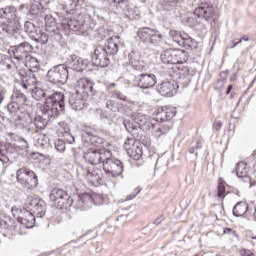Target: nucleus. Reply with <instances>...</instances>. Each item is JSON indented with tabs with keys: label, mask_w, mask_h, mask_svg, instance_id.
<instances>
[{
	"label": "nucleus",
	"mask_w": 256,
	"mask_h": 256,
	"mask_svg": "<svg viewBox=\"0 0 256 256\" xmlns=\"http://www.w3.org/2000/svg\"><path fill=\"white\" fill-rule=\"evenodd\" d=\"M84 160L86 163H90L89 166H82L81 169L83 171L84 177L90 181V183H97L99 179H101V175H99V170H95L93 165H99V163H105L106 159L111 157V151L105 149H95L90 148L84 153Z\"/></svg>",
	"instance_id": "obj_1"
},
{
	"label": "nucleus",
	"mask_w": 256,
	"mask_h": 256,
	"mask_svg": "<svg viewBox=\"0 0 256 256\" xmlns=\"http://www.w3.org/2000/svg\"><path fill=\"white\" fill-rule=\"evenodd\" d=\"M63 111H65V94L61 92L48 96L42 106V113L47 115L48 119L59 117Z\"/></svg>",
	"instance_id": "obj_2"
},
{
	"label": "nucleus",
	"mask_w": 256,
	"mask_h": 256,
	"mask_svg": "<svg viewBox=\"0 0 256 256\" xmlns=\"http://www.w3.org/2000/svg\"><path fill=\"white\" fill-rule=\"evenodd\" d=\"M67 27L70 31H78L79 33H88L91 29H95V21L90 17L85 19L83 14H79L76 18L70 19L67 22Z\"/></svg>",
	"instance_id": "obj_3"
},
{
	"label": "nucleus",
	"mask_w": 256,
	"mask_h": 256,
	"mask_svg": "<svg viewBox=\"0 0 256 256\" xmlns=\"http://www.w3.org/2000/svg\"><path fill=\"white\" fill-rule=\"evenodd\" d=\"M160 59L167 65L176 66L179 63H187L189 61V54L181 49H169L160 55Z\"/></svg>",
	"instance_id": "obj_4"
},
{
	"label": "nucleus",
	"mask_w": 256,
	"mask_h": 256,
	"mask_svg": "<svg viewBox=\"0 0 256 256\" xmlns=\"http://www.w3.org/2000/svg\"><path fill=\"white\" fill-rule=\"evenodd\" d=\"M47 77L50 83H61V85H65L69 79V70L65 64H60L50 69L47 73Z\"/></svg>",
	"instance_id": "obj_5"
},
{
	"label": "nucleus",
	"mask_w": 256,
	"mask_h": 256,
	"mask_svg": "<svg viewBox=\"0 0 256 256\" xmlns=\"http://www.w3.org/2000/svg\"><path fill=\"white\" fill-rule=\"evenodd\" d=\"M103 171L106 176L115 179L123 175V163L119 159L112 158L111 156L104 161Z\"/></svg>",
	"instance_id": "obj_6"
},
{
	"label": "nucleus",
	"mask_w": 256,
	"mask_h": 256,
	"mask_svg": "<svg viewBox=\"0 0 256 256\" xmlns=\"http://www.w3.org/2000/svg\"><path fill=\"white\" fill-rule=\"evenodd\" d=\"M16 177L18 183H20V185L26 189H35L39 183L37 174L31 170H25L21 168L17 171Z\"/></svg>",
	"instance_id": "obj_7"
},
{
	"label": "nucleus",
	"mask_w": 256,
	"mask_h": 256,
	"mask_svg": "<svg viewBox=\"0 0 256 256\" xmlns=\"http://www.w3.org/2000/svg\"><path fill=\"white\" fill-rule=\"evenodd\" d=\"M50 201L56 205L58 209H67L72 203L69 200V195L61 188H53L50 195Z\"/></svg>",
	"instance_id": "obj_8"
},
{
	"label": "nucleus",
	"mask_w": 256,
	"mask_h": 256,
	"mask_svg": "<svg viewBox=\"0 0 256 256\" xmlns=\"http://www.w3.org/2000/svg\"><path fill=\"white\" fill-rule=\"evenodd\" d=\"M12 213L14 217L18 215V223L23 225L26 229H31L35 225V216H33V213H31L29 210L12 207Z\"/></svg>",
	"instance_id": "obj_9"
},
{
	"label": "nucleus",
	"mask_w": 256,
	"mask_h": 256,
	"mask_svg": "<svg viewBox=\"0 0 256 256\" xmlns=\"http://www.w3.org/2000/svg\"><path fill=\"white\" fill-rule=\"evenodd\" d=\"M137 35L144 43H149L150 45H159L161 39H163L161 34L149 27L140 28Z\"/></svg>",
	"instance_id": "obj_10"
},
{
	"label": "nucleus",
	"mask_w": 256,
	"mask_h": 256,
	"mask_svg": "<svg viewBox=\"0 0 256 256\" xmlns=\"http://www.w3.org/2000/svg\"><path fill=\"white\" fill-rule=\"evenodd\" d=\"M75 91L77 97H82V99H89V95H95L93 93V82L87 78H81L76 82Z\"/></svg>",
	"instance_id": "obj_11"
},
{
	"label": "nucleus",
	"mask_w": 256,
	"mask_h": 256,
	"mask_svg": "<svg viewBox=\"0 0 256 256\" xmlns=\"http://www.w3.org/2000/svg\"><path fill=\"white\" fill-rule=\"evenodd\" d=\"M26 205L30 209V211L36 213L38 217L45 216V201L41 200L40 198L28 196L26 200Z\"/></svg>",
	"instance_id": "obj_12"
},
{
	"label": "nucleus",
	"mask_w": 256,
	"mask_h": 256,
	"mask_svg": "<svg viewBox=\"0 0 256 256\" xmlns=\"http://www.w3.org/2000/svg\"><path fill=\"white\" fill-rule=\"evenodd\" d=\"M92 63L96 67H107L109 65V54L105 51L103 46L96 47L92 55Z\"/></svg>",
	"instance_id": "obj_13"
},
{
	"label": "nucleus",
	"mask_w": 256,
	"mask_h": 256,
	"mask_svg": "<svg viewBox=\"0 0 256 256\" xmlns=\"http://www.w3.org/2000/svg\"><path fill=\"white\" fill-rule=\"evenodd\" d=\"M137 87L140 89H152L157 84V76L155 74H140L135 78Z\"/></svg>",
	"instance_id": "obj_14"
},
{
	"label": "nucleus",
	"mask_w": 256,
	"mask_h": 256,
	"mask_svg": "<svg viewBox=\"0 0 256 256\" xmlns=\"http://www.w3.org/2000/svg\"><path fill=\"white\" fill-rule=\"evenodd\" d=\"M32 52L33 46L27 42H24L15 48L14 59H16V61H25L31 56Z\"/></svg>",
	"instance_id": "obj_15"
},
{
	"label": "nucleus",
	"mask_w": 256,
	"mask_h": 256,
	"mask_svg": "<svg viewBox=\"0 0 256 256\" xmlns=\"http://www.w3.org/2000/svg\"><path fill=\"white\" fill-rule=\"evenodd\" d=\"M66 63L70 69H73V71H78L79 73L89 67V60H83L76 55H70L67 58Z\"/></svg>",
	"instance_id": "obj_16"
},
{
	"label": "nucleus",
	"mask_w": 256,
	"mask_h": 256,
	"mask_svg": "<svg viewBox=\"0 0 256 256\" xmlns=\"http://www.w3.org/2000/svg\"><path fill=\"white\" fill-rule=\"evenodd\" d=\"M177 115V108L173 106H165L158 109L156 114V120L161 123H165V121H171L173 117Z\"/></svg>",
	"instance_id": "obj_17"
},
{
	"label": "nucleus",
	"mask_w": 256,
	"mask_h": 256,
	"mask_svg": "<svg viewBox=\"0 0 256 256\" xmlns=\"http://www.w3.org/2000/svg\"><path fill=\"white\" fill-rule=\"evenodd\" d=\"M177 89H179V86L175 82H162L157 86V91L162 97H173L175 93H177Z\"/></svg>",
	"instance_id": "obj_18"
},
{
	"label": "nucleus",
	"mask_w": 256,
	"mask_h": 256,
	"mask_svg": "<svg viewBox=\"0 0 256 256\" xmlns=\"http://www.w3.org/2000/svg\"><path fill=\"white\" fill-rule=\"evenodd\" d=\"M194 15L195 17H198V19L209 21V19L215 15V9L209 5H202L194 10Z\"/></svg>",
	"instance_id": "obj_19"
},
{
	"label": "nucleus",
	"mask_w": 256,
	"mask_h": 256,
	"mask_svg": "<svg viewBox=\"0 0 256 256\" xmlns=\"http://www.w3.org/2000/svg\"><path fill=\"white\" fill-rule=\"evenodd\" d=\"M119 37L115 36V37H110L106 42L105 45L102 46L103 49L105 50V52L108 55H117V53H119V44H118V40Z\"/></svg>",
	"instance_id": "obj_20"
},
{
	"label": "nucleus",
	"mask_w": 256,
	"mask_h": 256,
	"mask_svg": "<svg viewBox=\"0 0 256 256\" xmlns=\"http://www.w3.org/2000/svg\"><path fill=\"white\" fill-rule=\"evenodd\" d=\"M17 17V8L15 6H6L0 8V19H7L13 21Z\"/></svg>",
	"instance_id": "obj_21"
},
{
	"label": "nucleus",
	"mask_w": 256,
	"mask_h": 256,
	"mask_svg": "<svg viewBox=\"0 0 256 256\" xmlns=\"http://www.w3.org/2000/svg\"><path fill=\"white\" fill-rule=\"evenodd\" d=\"M249 205L245 201L237 202L233 207L232 213L234 217H243L247 213Z\"/></svg>",
	"instance_id": "obj_22"
},
{
	"label": "nucleus",
	"mask_w": 256,
	"mask_h": 256,
	"mask_svg": "<svg viewBox=\"0 0 256 256\" xmlns=\"http://www.w3.org/2000/svg\"><path fill=\"white\" fill-rule=\"evenodd\" d=\"M180 47H185V49H190L191 51L197 50V47H199V44L197 41L193 40V38L184 35L182 38V44H180Z\"/></svg>",
	"instance_id": "obj_23"
},
{
	"label": "nucleus",
	"mask_w": 256,
	"mask_h": 256,
	"mask_svg": "<svg viewBox=\"0 0 256 256\" xmlns=\"http://www.w3.org/2000/svg\"><path fill=\"white\" fill-rule=\"evenodd\" d=\"M127 153L130 159H133L134 161H140L143 157V149L137 145H133L131 149H128Z\"/></svg>",
	"instance_id": "obj_24"
},
{
	"label": "nucleus",
	"mask_w": 256,
	"mask_h": 256,
	"mask_svg": "<svg viewBox=\"0 0 256 256\" xmlns=\"http://www.w3.org/2000/svg\"><path fill=\"white\" fill-rule=\"evenodd\" d=\"M87 99H83V97H78L76 94V97H71L69 100V103L75 111H81L83 107H85V101Z\"/></svg>",
	"instance_id": "obj_25"
},
{
	"label": "nucleus",
	"mask_w": 256,
	"mask_h": 256,
	"mask_svg": "<svg viewBox=\"0 0 256 256\" xmlns=\"http://www.w3.org/2000/svg\"><path fill=\"white\" fill-rule=\"evenodd\" d=\"M129 61L130 65L136 71H141V69H143V62H141V56H139V54L131 53L129 55Z\"/></svg>",
	"instance_id": "obj_26"
},
{
	"label": "nucleus",
	"mask_w": 256,
	"mask_h": 256,
	"mask_svg": "<svg viewBox=\"0 0 256 256\" xmlns=\"http://www.w3.org/2000/svg\"><path fill=\"white\" fill-rule=\"evenodd\" d=\"M25 67L29 69L32 73H37L39 71V61H37V58L33 56H28L25 60Z\"/></svg>",
	"instance_id": "obj_27"
},
{
	"label": "nucleus",
	"mask_w": 256,
	"mask_h": 256,
	"mask_svg": "<svg viewBox=\"0 0 256 256\" xmlns=\"http://www.w3.org/2000/svg\"><path fill=\"white\" fill-rule=\"evenodd\" d=\"M236 175L239 178L247 177L249 175V168L247 167V163L238 162L236 165Z\"/></svg>",
	"instance_id": "obj_28"
},
{
	"label": "nucleus",
	"mask_w": 256,
	"mask_h": 256,
	"mask_svg": "<svg viewBox=\"0 0 256 256\" xmlns=\"http://www.w3.org/2000/svg\"><path fill=\"white\" fill-rule=\"evenodd\" d=\"M176 75H179L180 79H184L189 75V67L183 65V63H178L173 67Z\"/></svg>",
	"instance_id": "obj_29"
},
{
	"label": "nucleus",
	"mask_w": 256,
	"mask_h": 256,
	"mask_svg": "<svg viewBox=\"0 0 256 256\" xmlns=\"http://www.w3.org/2000/svg\"><path fill=\"white\" fill-rule=\"evenodd\" d=\"M184 36L185 35H182L181 32H179L177 30H170V32H169V39L171 41H173V43H175L179 47L181 46V44H183Z\"/></svg>",
	"instance_id": "obj_30"
},
{
	"label": "nucleus",
	"mask_w": 256,
	"mask_h": 256,
	"mask_svg": "<svg viewBox=\"0 0 256 256\" xmlns=\"http://www.w3.org/2000/svg\"><path fill=\"white\" fill-rule=\"evenodd\" d=\"M34 123L37 129H45L47 127V123H49V117L45 114L42 116H37L34 120Z\"/></svg>",
	"instance_id": "obj_31"
},
{
	"label": "nucleus",
	"mask_w": 256,
	"mask_h": 256,
	"mask_svg": "<svg viewBox=\"0 0 256 256\" xmlns=\"http://www.w3.org/2000/svg\"><path fill=\"white\" fill-rule=\"evenodd\" d=\"M14 32L15 28L11 26V24L0 22V33H8L9 35H12Z\"/></svg>",
	"instance_id": "obj_32"
},
{
	"label": "nucleus",
	"mask_w": 256,
	"mask_h": 256,
	"mask_svg": "<svg viewBox=\"0 0 256 256\" xmlns=\"http://www.w3.org/2000/svg\"><path fill=\"white\" fill-rule=\"evenodd\" d=\"M71 130L69 129V125L65 122H61L58 124V135L62 137L66 133H69Z\"/></svg>",
	"instance_id": "obj_33"
},
{
	"label": "nucleus",
	"mask_w": 256,
	"mask_h": 256,
	"mask_svg": "<svg viewBox=\"0 0 256 256\" xmlns=\"http://www.w3.org/2000/svg\"><path fill=\"white\" fill-rule=\"evenodd\" d=\"M19 107H21V105L15 100L7 105L9 113H17V111H19Z\"/></svg>",
	"instance_id": "obj_34"
},
{
	"label": "nucleus",
	"mask_w": 256,
	"mask_h": 256,
	"mask_svg": "<svg viewBox=\"0 0 256 256\" xmlns=\"http://www.w3.org/2000/svg\"><path fill=\"white\" fill-rule=\"evenodd\" d=\"M36 41L41 45H45L49 41V37L45 32L40 31L38 37L36 38Z\"/></svg>",
	"instance_id": "obj_35"
},
{
	"label": "nucleus",
	"mask_w": 256,
	"mask_h": 256,
	"mask_svg": "<svg viewBox=\"0 0 256 256\" xmlns=\"http://www.w3.org/2000/svg\"><path fill=\"white\" fill-rule=\"evenodd\" d=\"M24 30L26 33L33 35V33H35V24H33V22H29V21L25 22Z\"/></svg>",
	"instance_id": "obj_36"
},
{
	"label": "nucleus",
	"mask_w": 256,
	"mask_h": 256,
	"mask_svg": "<svg viewBox=\"0 0 256 256\" xmlns=\"http://www.w3.org/2000/svg\"><path fill=\"white\" fill-rule=\"evenodd\" d=\"M33 97L39 101V99H43V97H45V91L41 88H35L33 90Z\"/></svg>",
	"instance_id": "obj_37"
},
{
	"label": "nucleus",
	"mask_w": 256,
	"mask_h": 256,
	"mask_svg": "<svg viewBox=\"0 0 256 256\" xmlns=\"http://www.w3.org/2000/svg\"><path fill=\"white\" fill-rule=\"evenodd\" d=\"M62 137H64V143H68L69 145H73V143H75V137H73L70 132L63 134Z\"/></svg>",
	"instance_id": "obj_38"
},
{
	"label": "nucleus",
	"mask_w": 256,
	"mask_h": 256,
	"mask_svg": "<svg viewBox=\"0 0 256 256\" xmlns=\"http://www.w3.org/2000/svg\"><path fill=\"white\" fill-rule=\"evenodd\" d=\"M92 201H93L94 205H103V195L93 194Z\"/></svg>",
	"instance_id": "obj_39"
},
{
	"label": "nucleus",
	"mask_w": 256,
	"mask_h": 256,
	"mask_svg": "<svg viewBox=\"0 0 256 256\" xmlns=\"http://www.w3.org/2000/svg\"><path fill=\"white\" fill-rule=\"evenodd\" d=\"M55 149L60 153H63V151H65V142L61 139L57 140L55 142Z\"/></svg>",
	"instance_id": "obj_40"
},
{
	"label": "nucleus",
	"mask_w": 256,
	"mask_h": 256,
	"mask_svg": "<svg viewBox=\"0 0 256 256\" xmlns=\"http://www.w3.org/2000/svg\"><path fill=\"white\" fill-rule=\"evenodd\" d=\"M79 5V0H67L66 1V7H69L71 11L77 9V6Z\"/></svg>",
	"instance_id": "obj_41"
},
{
	"label": "nucleus",
	"mask_w": 256,
	"mask_h": 256,
	"mask_svg": "<svg viewBox=\"0 0 256 256\" xmlns=\"http://www.w3.org/2000/svg\"><path fill=\"white\" fill-rule=\"evenodd\" d=\"M14 101L19 103V105H24V103L27 102V96H25V94H18Z\"/></svg>",
	"instance_id": "obj_42"
},
{
	"label": "nucleus",
	"mask_w": 256,
	"mask_h": 256,
	"mask_svg": "<svg viewBox=\"0 0 256 256\" xmlns=\"http://www.w3.org/2000/svg\"><path fill=\"white\" fill-rule=\"evenodd\" d=\"M133 145H135V140L133 138H128L124 142V148L126 149V151H129V149H131Z\"/></svg>",
	"instance_id": "obj_43"
},
{
	"label": "nucleus",
	"mask_w": 256,
	"mask_h": 256,
	"mask_svg": "<svg viewBox=\"0 0 256 256\" xmlns=\"http://www.w3.org/2000/svg\"><path fill=\"white\" fill-rule=\"evenodd\" d=\"M218 197H225V184L220 183L218 185Z\"/></svg>",
	"instance_id": "obj_44"
},
{
	"label": "nucleus",
	"mask_w": 256,
	"mask_h": 256,
	"mask_svg": "<svg viewBox=\"0 0 256 256\" xmlns=\"http://www.w3.org/2000/svg\"><path fill=\"white\" fill-rule=\"evenodd\" d=\"M86 135H87V137H89V141L91 143H95V141H97V136L93 135V132L86 131Z\"/></svg>",
	"instance_id": "obj_45"
},
{
	"label": "nucleus",
	"mask_w": 256,
	"mask_h": 256,
	"mask_svg": "<svg viewBox=\"0 0 256 256\" xmlns=\"http://www.w3.org/2000/svg\"><path fill=\"white\" fill-rule=\"evenodd\" d=\"M0 161H2V163H7V161H9V158L5 156V151L3 149H0Z\"/></svg>",
	"instance_id": "obj_46"
},
{
	"label": "nucleus",
	"mask_w": 256,
	"mask_h": 256,
	"mask_svg": "<svg viewBox=\"0 0 256 256\" xmlns=\"http://www.w3.org/2000/svg\"><path fill=\"white\" fill-rule=\"evenodd\" d=\"M165 131L163 130V128H157L154 135L157 139H159V137H161V135H165Z\"/></svg>",
	"instance_id": "obj_47"
},
{
	"label": "nucleus",
	"mask_w": 256,
	"mask_h": 256,
	"mask_svg": "<svg viewBox=\"0 0 256 256\" xmlns=\"http://www.w3.org/2000/svg\"><path fill=\"white\" fill-rule=\"evenodd\" d=\"M240 255L241 256H253V252H251V250L242 249L240 251Z\"/></svg>",
	"instance_id": "obj_48"
},
{
	"label": "nucleus",
	"mask_w": 256,
	"mask_h": 256,
	"mask_svg": "<svg viewBox=\"0 0 256 256\" xmlns=\"http://www.w3.org/2000/svg\"><path fill=\"white\" fill-rule=\"evenodd\" d=\"M163 221H165V216L161 215L154 221V225H161Z\"/></svg>",
	"instance_id": "obj_49"
},
{
	"label": "nucleus",
	"mask_w": 256,
	"mask_h": 256,
	"mask_svg": "<svg viewBox=\"0 0 256 256\" xmlns=\"http://www.w3.org/2000/svg\"><path fill=\"white\" fill-rule=\"evenodd\" d=\"M221 127H223V123L221 121L215 122L214 129H216V131H221Z\"/></svg>",
	"instance_id": "obj_50"
},
{
	"label": "nucleus",
	"mask_w": 256,
	"mask_h": 256,
	"mask_svg": "<svg viewBox=\"0 0 256 256\" xmlns=\"http://www.w3.org/2000/svg\"><path fill=\"white\" fill-rule=\"evenodd\" d=\"M9 229H11L12 231L17 230V223L13 222L10 220V224H8Z\"/></svg>",
	"instance_id": "obj_51"
},
{
	"label": "nucleus",
	"mask_w": 256,
	"mask_h": 256,
	"mask_svg": "<svg viewBox=\"0 0 256 256\" xmlns=\"http://www.w3.org/2000/svg\"><path fill=\"white\" fill-rule=\"evenodd\" d=\"M200 147H201V142L197 141V147L196 148L199 149ZM196 148L195 147L190 148L189 153H191V154L195 153Z\"/></svg>",
	"instance_id": "obj_52"
},
{
	"label": "nucleus",
	"mask_w": 256,
	"mask_h": 256,
	"mask_svg": "<svg viewBox=\"0 0 256 256\" xmlns=\"http://www.w3.org/2000/svg\"><path fill=\"white\" fill-rule=\"evenodd\" d=\"M135 121L138 123V125H143L145 123V118L141 116V119L136 118Z\"/></svg>",
	"instance_id": "obj_53"
},
{
	"label": "nucleus",
	"mask_w": 256,
	"mask_h": 256,
	"mask_svg": "<svg viewBox=\"0 0 256 256\" xmlns=\"http://www.w3.org/2000/svg\"><path fill=\"white\" fill-rule=\"evenodd\" d=\"M140 193H141V188H137V193L131 194L129 199H135V197H136L137 195H139Z\"/></svg>",
	"instance_id": "obj_54"
},
{
	"label": "nucleus",
	"mask_w": 256,
	"mask_h": 256,
	"mask_svg": "<svg viewBox=\"0 0 256 256\" xmlns=\"http://www.w3.org/2000/svg\"><path fill=\"white\" fill-rule=\"evenodd\" d=\"M5 100V95L3 94V91H0V105L3 103Z\"/></svg>",
	"instance_id": "obj_55"
},
{
	"label": "nucleus",
	"mask_w": 256,
	"mask_h": 256,
	"mask_svg": "<svg viewBox=\"0 0 256 256\" xmlns=\"http://www.w3.org/2000/svg\"><path fill=\"white\" fill-rule=\"evenodd\" d=\"M233 89L232 85H229L227 90H226V95H229V93H231V90Z\"/></svg>",
	"instance_id": "obj_56"
},
{
	"label": "nucleus",
	"mask_w": 256,
	"mask_h": 256,
	"mask_svg": "<svg viewBox=\"0 0 256 256\" xmlns=\"http://www.w3.org/2000/svg\"><path fill=\"white\" fill-rule=\"evenodd\" d=\"M22 87H23V89H29V87H31L29 84H27V83H22Z\"/></svg>",
	"instance_id": "obj_57"
},
{
	"label": "nucleus",
	"mask_w": 256,
	"mask_h": 256,
	"mask_svg": "<svg viewBox=\"0 0 256 256\" xmlns=\"http://www.w3.org/2000/svg\"><path fill=\"white\" fill-rule=\"evenodd\" d=\"M118 99H120V101H125L126 97H125V95L120 94V95H118Z\"/></svg>",
	"instance_id": "obj_58"
},
{
	"label": "nucleus",
	"mask_w": 256,
	"mask_h": 256,
	"mask_svg": "<svg viewBox=\"0 0 256 256\" xmlns=\"http://www.w3.org/2000/svg\"><path fill=\"white\" fill-rule=\"evenodd\" d=\"M237 45H239V43L233 42V45L231 46V49H235L237 47Z\"/></svg>",
	"instance_id": "obj_59"
},
{
	"label": "nucleus",
	"mask_w": 256,
	"mask_h": 256,
	"mask_svg": "<svg viewBox=\"0 0 256 256\" xmlns=\"http://www.w3.org/2000/svg\"><path fill=\"white\" fill-rule=\"evenodd\" d=\"M114 1V3H125V0H113Z\"/></svg>",
	"instance_id": "obj_60"
},
{
	"label": "nucleus",
	"mask_w": 256,
	"mask_h": 256,
	"mask_svg": "<svg viewBox=\"0 0 256 256\" xmlns=\"http://www.w3.org/2000/svg\"><path fill=\"white\" fill-rule=\"evenodd\" d=\"M241 39L242 41H249V38H246V37H242Z\"/></svg>",
	"instance_id": "obj_61"
},
{
	"label": "nucleus",
	"mask_w": 256,
	"mask_h": 256,
	"mask_svg": "<svg viewBox=\"0 0 256 256\" xmlns=\"http://www.w3.org/2000/svg\"><path fill=\"white\" fill-rule=\"evenodd\" d=\"M236 43H238V45H239L240 43H243V39L240 38V40H239L238 42H236Z\"/></svg>",
	"instance_id": "obj_62"
},
{
	"label": "nucleus",
	"mask_w": 256,
	"mask_h": 256,
	"mask_svg": "<svg viewBox=\"0 0 256 256\" xmlns=\"http://www.w3.org/2000/svg\"><path fill=\"white\" fill-rule=\"evenodd\" d=\"M115 85H116L115 83H111L110 87H115Z\"/></svg>",
	"instance_id": "obj_63"
},
{
	"label": "nucleus",
	"mask_w": 256,
	"mask_h": 256,
	"mask_svg": "<svg viewBox=\"0 0 256 256\" xmlns=\"http://www.w3.org/2000/svg\"><path fill=\"white\" fill-rule=\"evenodd\" d=\"M45 138V136H41V139L43 140Z\"/></svg>",
	"instance_id": "obj_64"
}]
</instances>
